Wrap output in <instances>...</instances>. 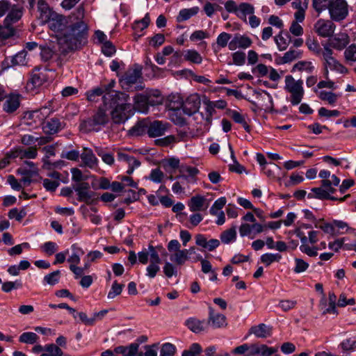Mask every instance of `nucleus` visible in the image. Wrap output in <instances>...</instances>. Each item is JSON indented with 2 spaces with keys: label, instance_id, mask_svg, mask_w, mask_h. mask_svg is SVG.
Listing matches in <instances>:
<instances>
[{
  "label": "nucleus",
  "instance_id": "f257e3e1",
  "mask_svg": "<svg viewBox=\"0 0 356 356\" xmlns=\"http://www.w3.org/2000/svg\"><path fill=\"white\" fill-rule=\"evenodd\" d=\"M45 23L56 33L58 43L64 52L76 50L86 42L88 29L82 6L67 17L55 13Z\"/></svg>",
  "mask_w": 356,
  "mask_h": 356
},
{
  "label": "nucleus",
  "instance_id": "f03ea898",
  "mask_svg": "<svg viewBox=\"0 0 356 356\" xmlns=\"http://www.w3.org/2000/svg\"><path fill=\"white\" fill-rule=\"evenodd\" d=\"M129 95L122 92H115L111 102L112 121L115 124L125 122L134 115L133 106L129 103Z\"/></svg>",
  "mask_w": 356,
  "mask_h": 356
},
{
  "label": "nucleus",
  "instance_id": "7ed1b4c3",
  "mask_svg": "<svg viewBox=\"0 0 356 356\" xmlns=\"http://www.w3.org/2000/svg\"><path fill=\"white\" fill-rule=\"evenodd\" d=\"M285 91L290 94V102L292 105H298L305 95L303 88V81L302 79L296 80L293 76L286 75L284 79Z\"/></svg>",
  "mask_w": 356,
  "mask_h": 356
},
{
  "label": "nucleus",
  "instance_id": "20e7f679",
  "mask_svg": "<svg viewBox=\"0 0 356 356\" xmlns=\"http://www.w3.org/2000/svg\"><path fill=\"white\" fill-rule=\"evenodd\" d=\"M172 99L176 100V106L173 108H180L182 107L183 112L187 115H192L197 113L201 105L200 96L197 93L190 95L184 102L180 98L179 96H172Z\"/></svg>",
  "mask_w": 356,
  "mask_h": 356
},
{
  "label": "nucleus",
  "instance_id": "39448f33",
  "mask_svg": "<svg viewBox=\"0 0 356 356\" xmlns=\"http://www.w3.org/2000/svg\"><path fill=\"white\" fill-rule=\"evenodd\" d=\"M349 6L346 0H334L330 4L328 12L334 22H341L348 15Z\"/></svg>",
  "mask_w": 356,
  "mask_h": 356
},
{
  "label": "nucleus",
  "instance_id": "423d86ee",
  "mask_svg": "<svg viewBox=\"0 0 356 356\" xmlns=\"http://www.w3.org/2000/svg\"><path fill=\"white\" fill-rule=\"evenodd\" d=\"M108 121V118L106 111L99 108L92 118L83 121L81 127L87 131H98L99 128L97 127L105 125Z\"/></svg>",
  "mask_w": 356,
  "mask_h": 356
},
{
  "label": "nucleus",
  "instance_id": "0eeeda50",
  "mask_svg": "<svg viewBox=\"0 0 356 356\" xmlns=\"http://www.w3.org/2000/svg\"><path fill=\"white\" fill-rule=\"evenodd\" d=\"M148 252L149 256V264L146 268V275L149 278H154L160 270L159 264L161 260L156 250V248H154V246L149 245L148 246Z\"/></svg>",
  "mask_w": 356,
  "mask_h": 356
},
{
  "label": "nucleus",
  "instance_id": "6e6552de",
  "mask_svg": "<svg viewBox=\"0 0 356 356\" xmlns=\"http://www.w3.org/2000/svg\"><path fill=\"white\" fill-rule=\"evenodd\" d=\"M336 25L331 19H319L314 25V30L322 38H330L334 33Z\"/></svg>",
  "mask_w": 356,
  "mask_h": 356
},
{
  "label": "nucleus",
  "instance_id": "1a4fd4ad",
  "mask_svg": "<svg viewBox=\"0 0 356 356\" xmlns=\"http://www.w3.org/2000/svg\"><path fill=\"white\" fill-rule=\"evenodd\" d=\"M73 188L80 202L88 203L94 197V193L90 191V185L88 182L77 183L73 186Z\"/></svg>",
  "mask_w": 356,
  "mask_h": 356
},
{
  "label": "nucleus",
  "instance_id": "9d476101",
  "mask_svg": "<svg viewBox=\"0 0 356 356\" xmlns=\"http://www.w3.org/2000/svg\"><path fill=\"white\" fill-rule=\"evenodd\" d=\"M51 113L50 108L44 106L40 109L29 112L25 115L26 120H32L34 123L40 124ZM29 124H31V122L27 121Z\"/></svg>",
  "mask_w": 356,
  "mask_h": 356
},
{
  "label": "nucleus",
  "instance_id": "9b49d317",
  "mask_svg": "<svg viewBox=\"0 0 356 356\" xmlns=\"http://www.w3.org/2000/svg\"><path fill=\"white\" fill-rule=\"evenodd\" d=\"M169 124L159 120L148 121V136L155 138L163 136L168 130Z\"/></svg>",
  "mask_w": 356,
  "mask_h": 356
},
{
  "label": "nucleus",
  "instance_id": "f8f14e48",
  "mask_svg": "<svg viewBox=\"0 0 356 356\" xmlns=\"http://www.w3.org/2000/svg\"><path fill=\"white\" fill-rule=\"evenodd\" d=\"M207 324H210L213 328L224 327L227 325V318L225 315L216 312L213 308L209 307Z\"/></svg>",
  "mask_w": 356,
  "mask_h": 356
},
{
  "label": "nucleus",
  "instance_id": "ddd939ff",
  "mask_svg": "<svg viewBox=\"0 0 356 356\" xmlns=\"http://www.w3.org/2000/svg\"><path fill=\"white\" fill-rule=\"evenodd\" d=\"M20 97L21 95L18 93H10L8 95H6L4 99H6L3 109L8 113H12L15 112L20 105Z\"/></svg>",
  "mask_w": 356,
  "mask_h": 356
},
{
  "label": "nucleus",
  "instance_id": "4468645a",
  "mask_svg": "<svg viewBox=\"0 0 356 356\" xmlns=\"http://www.w3.org/2000/svg\"><path fill=\"white\" fill-rule=\"evenodd\" d=\"M252 44L251 39L245 35H236L229 42V49L234 51L237 48L246 49Z\"/></svg>",
  "mask_w": 356,
  "mask_h": 356
},
{
  "label": "nucleus",
  "instance_id": "2eb2a0df",
  "mask_svg": "<svg viewBox=\"0 0 356 356\" xmlns=\"http://www.w3.org/2000/svg\"><path fill=\"white\" fill-rule=\"evenodd\" d=\"M80 157L83 165L90 169L96 168L98 165V159L90 148L83 147Z\"/></svg>",
  "mask_w": 356,
  "mask_h": 356
},
{
  "label": "nucleus",
  "instance_id": "dca6fc26",
  "mask_svg": "<svg viewBox=\"0 0 356 356\" xmlns=\"http://www.w3.org/2000/svg\"><path fill=\"white\" fill-rule=\"evenodd\" d=\"M141 77V72L140 70L131 69L129 70L120 79V83L122 86H130L137 83Z\"/></svg>",
  "mask_w": 356,
  "mask_h": 356
},
{
  "label": "nucleus",
  "instance_id": "f3484780",
  "mask_svg": "<svg viewBox=\"0 0 356 356\" xmlns=\"http://www.w3.org/2000/svg\"><path fill=\"white\" fill-rule=\"evenodd\" d=\"M249 334H254L257 338H267L272 334V327L264 323H260L250 327Z\"/></svg>",
  "mask_w": 356,
  "mask_h": 356
},
{
  "label": "nucleus",
  "instance_id": "a211bd4d",
  "mask_svg": "<svg viewBox=\"0 0 356 356\" xmlns=\"http://www.w3.org/2000/svg\"><path fill=\"white\" fill-rule=\"evenodd\" d=\"M10 11L3 20L4 23L13 24L17 22L24 14V8L19 5L10 6Z\"/></svg>",
  "mask_w": 356,
  "mask_h": 356
},
{
  "label": "nucleus",
  "instance_id": "6ab92c4d",
  "mask_svg": "<svg viewBox=\"0 0 356 356\" xmlns=\"http://www.w3.org/2000/svg\"><path fill=\"white\" fill-rule=\"evenodd\" d=\"M37 8L39 12L38 17L42 23H45L55 13L44 0H37Z\"/></svg>",
  "mask_w": 356,
  "mask_h": 356
},
{
  "label": "nucleus",
  "instance_id": "aec40b11",
  "mask_svg": "<svg viewBox=\"0 0 356 356\" xmlns=\"http://www.w3.org/2000/svg\"><path fill=\"white\" fill-rule=\"evenodd\" d=\"M134 104L133 106V112L137 111L138 112L146 113L149 109L148 99L146 95L138 94L134 99Z\"/></svg>",
  "mask_w": 356,
  "mask_h": 356
},
{
  "label": "nucleus",
  "instance_id": "412c9836",
  "mask_svg": "<svg viewBox=\"0 0 356 356\" xmlns=\"http://www.w3.org/2000/svg\"><path fill=\"white\" fill-rule=\"evenodd\" d=\"M349 43V37L346 33H340L329 40V46L337 50L343 49Z\"/></svg>",
  "mask_w": 356,
  "mask_h": 356
},
{
  "label": "nucleus",
  "instance_id": "4be33fe9",
  "mask_svg": "<svg viewBox=\"0 0 356 356\" xmlns=\"http://www.w3.org/2000/svg\"><path fill=\"white\" fill-rule=\"evenodd\" d=\"M205 197L198 195L191 197L188 203V206L191 211L195 212L206 209L208 204L205 205Z\"/></svg>",
  "mask_w": 356,
  "mask_h": 356
},
{
  "label": "nucleus",
  "instance_id": "5701e85b",
  "mask_svg": "<svg viewBox=\"0 0 356 356\" xmlns=\"http://www.w3.org/2000/svg\"><path fill=\"white\" fill-rule=\"evenodd\" d=\"M138 343H132L128 346H120L114 348L115 354L122 356H138Z\"/></svg>",
  "mask_w": 356,
  "mask_h": 356
},
{
  "label": "nucleus",
  "instance_id": "b1692460",
  "mask_svg": "<svg viewBox=\"0 0 356 356\" xmlns=\"http://www.w3.org/2000/svg\"><path fill=\"white\" fill-rule=\"evenodd\" d=\"M198 173L199 170L197 168L181 165L179 168V175L176 178H182L189 182L190 179H194L195 181V177Z\"/></svg>",
  "mask_w": 356,
  "mask_h": 356
},
{
  "label": "nucleus",
  "instance_id": "393cba45",
  "mask_svg": "<svg viewBox=\"0 0 356 356\" xmlns=\"http://www.w3.org/2000/svg\"><path fill=\"white\" fill-rule=\"evenodd\" d=\"M312 191L314 193L315 197L316 198H318L321 200H338V198L331 196V193L327 190L324 188L322 186L321 187L313 188L312 189ZM348 197H349V195L343 196V197L339 199V200L341 202H343Z\"/></svg>",
  "mask_w": 356,
  "mask_h": 356
},
{
  "label": "nucleus",
  "instance_id": "a878e982",
  "mask_svg": "<svg viewBox=\"0 0 356 356\" xmlns=\"http://www.w3.org/2000/svg\"><path fill=\"white\" fill-rule=\"evenodd\" d=\"M170 102V109L172 110L170 114V120L175 124L179 126H183L186 124V120L182 117L179 108H173L176 106V100L171 97Z\"/></svg>",
  "mask_w": 356,
  "mask_h": 356
},
{
  "label": "nucleus",
  "instance_id": "bb28decb",
  "mask_svg": "<svg viewBox=\"0 0 356 356\" xmlns=\"http://www.w3.org/2000/svg\"><path fill=\"white\" fill-rule=\"evenodd\" d=\"M186 325L195 333H199L207 328V323L204 320L200 321L196 318H189L187 319L186 321Z\"/></svg>",
  "mask_w": 356,
  "mask_h": 356
},
{
  "label": "nucleus",
  "instance_id": "cd10ccee",
  "mask_svg": "<svg viewBox=\"0 0 356 356\" xmlns=\"http://www.w3.org/2000/svg\"><path fill=\"white\" fill-rule=\"evenodd\" d=\"M258 97L263 102L261 106L265 111L273 112L274 111L273 97L269 92L263 91V93H259Z\"/></svg>",
  "mask_w": 356,
  "mask_h": 356
},
{
  "label": "nucleus",
  "instance_id": "c85d7f7f",
  "mask_svg": "<svg viewBox=\"0 0 356 356\" xmlns=\"http://www.w3.org/2000/svg\"><path fill=\"white\" fill-rule=\"evenodd\" d=\"M148 134V120H143L137 122L129 131L131 136H141L145 133Z\"/></svg>",
  "mask_w": 356,
  "mask_h": 356
},
{
  "label": "nucleus",
  "instance_id": "c756f323",
  "mask_svg": "<svg viewBox=\"0 0 356 356\" xmlns=\"http://www.w3.org/2000/svg\"><path fill=\"white\" fill-rule=\"evenodd\" d=\"M150 18L148 13H147L142 19L134 22L133 24V29L135 31L134 37L136 40L141 36V35H137L136 33L145 29L148 26Z\"/></svg>",
  "mask_w": 356,
  "mask_h": 356
},
{
  "label": "nucleus",
  "instance_id": "7c9ffc66",
  "mask_svg": "<svg viewBox=\"0 0 356 356\" xmlns=\"http://www.w3.org/2000/svg\"><path fill=\"white\" fill-rule=\"evenodd\" d=\"M61 129V123L57 118H51L44 125V131L49 134H54Z\"/></svg>",
  "mask_w": 356,
  "mask_h": 356
},
{
  "label": "nucleus",
  "instance_id": "2f4dec72",
  "mask_svg": "<svg viewBox=\"0 0 356 356\" xmlns=\"http://www.w3.org/2000/svg\"><path fill=\"white\" fill-rule=\"evenodd\" d=\"M254 13V8L249 3L243 2L238 6V17L246 21L247 15H252Z\"/></svg>",
  "mask_w": 356,
  "mask_h": 356
},
{
  "label": "nucleus",
  "instance_id": "473e14b6",
  "mask_svg": "<svg viewBox=\"0 0 356 356\" xmlns=\"http://www.w3.org/2000/svg\"><path fill=\"white\" fill-rule=\"evenodd\" d=\"M198 7L182 9L179 11V15L177 17V21L178 22H181L188 20L193 16L195 15L198 13Z\"/></svg>",
  "mask_w": 356,
  "mask_h": 356
},
{
  "label": "nucleus",
  "instance_id": "72a5a7b5",
  "mask_svg": "<svg viewBox=\"0 0 356 356\" xmlns=\"http://www.w3.org/2000/svg\"><path fill=\"white\" fill-rule=\"evenodd\" d=\"M186 252L184 249L181 250L171 254L170 259L176 265L182 266L190 259V257L188 256Z\"/></svg>",
  "mask_w": 356,
  "mask_h": 356
},
{
  "label": "nucleus",
  "instance_id": "f704fd0d",
  "mask_svg": "<svg viewBox=\"0 0 356 356\" xmlns=\"http://www.w3.org/2000/svg\"><path fill=\"white\" fill-rule=\"evenodd\" d=\"M339 183L340 179L335 175H332L330 179L322 180L321 186L332 194L336 191L334 186H339Z\"/></svg>",
  "mask_w": 356,
  "mask_h": 356
},
{
  "label": "nucleus",
  "instance_id": "c9c22d12",
  "mask_svg": "<svg viewBox=\"0 0 356 356\" xmlns=\"http://www.w3.org/2000/svg\"><path fill=\"white\" fill-rule=\"evenodd\" d=\"M115 85V80H111L107 85H102L101 86L104 88V91L105 95L103 96V102L105 105L108 104V101L111 99L112 101L113 99V96L115 95V92L116 91L112 90Z\"/></svg>",
  "mask_w": 356,
  "mask_h": 356
},
{
  "label": "nucleus",
  "instance_id": "e433bc0d",
  "mask_svg": "<svg viewBox=\"0 0 356 356\" xmlns=\"http://www.w3.org/2000/svg\"><path fill=\"white\" fill-rule=\"evenodd\" d=\"M229 115L235 122L242 124L246 131L249 132L250 131V127L245 121V116L244 115L237 111L230 110Z\"/></svg>",
  "mask_w": 356,
  "mask_h": 356
},
{
  "label": "nucleus",
  "instance_id": "4c0bfd02",
  "mask_svg": "<svg viewBox=\"0 0 356 356\" xmlns=\"http://www.w3.org/2000/svg\"><path fill=\"white\" fill-rule=\"evenodd\" d=\"M72 254L67 259V261L70 264V265H77L80 263L81 258L80 256L83 254V250L78 247L76 244H73L72 245Z\"/></svg>",
  "mask_w": 356,
  "mask_h": 356
},
{
  "label": "nucleus",
  "instance_id": "58836bf2",
  "mask_svg": "<svg viewBox=\"0 0 356 356\" xmlns=\"http://www.w3.org/2000/svg\"><path fill=\"white\" fill-rule=\"evenodd\" d=\"M95 150L105 163L109 165H112L114 163L115 159L113 154L105 151L101 147H95Z\"/></svg>",
  "mask_w": 356,
  "mask_h": 356
},
{
  "label": "nucleus",
  "instance_id": "ea45409f",
  "mask_svg": "<svg viewBox=\"0 0 356 356\" xmlns=\"http://www.w3.org/2000/svg\"><path fill=\"white\" fill-rule=\"evenodd\" d=\"M184 58L191 63L200 64L202 62V56L195 49H188L185 51Z\"/></svg>",
  "mask_w": 356,
  "mask_h": 356
},
{
  "label": "nucleus",
  "instance_id": "a19ab883",
  "mask_svg": "<svg viewBox=\"0 0 356 356\" xmlns=\"http://www.w3.org/2000/svg\"><path fill=\"white\" fill-rule=\"evenodd\" d=\"M236 238V228L232 227L222 232L220 234V240L222 243L228 244L232 241H234Z\"/></svg>",
  "mask_w": 356,
  "mask_h": 356
},
{
  "label": "nucleus",
  "instance_id": "79ce46f5",
  "mask_svg": "<svg viewBox=\"0 0 356 356\" xmlns=\"http://www.w3.org/2000/svg\"><path fill=\"white\" fill-rule=\"evenodd\" d=\"M39 339V337L32 332L22 333L19 337V341L26 344H34Z\"/></svg>",
  "mask_w": 356,
  "mask_h": 356
},
{
  "label": "nucleus",
  "instance_id": "37998d69",
  "mask_svg": "<svg viewBox=\"0 0 356 356\" xmlns=\"http://www.w3.org/2000/svg\"><path fill=\"white\" fill-rule=\"evenodd\" d=\"M282 259V255L279 253H266L261 256V261L266 266H270L273 262H278Z\"/></svg>",
  "mask_w": 356,
  "mask_h": 356
},
{
  "label": "nucleus",
  "instance_id": "c03bdc74",
  "mask_svg": "<svg viewBox=\"0 0 356 356\" xmlns=\"http://www.w3.org/2000/svg\"><path fill=\"white\" fill-rule=\"evenodd\" d=\"M334 0H312V6L314 9L318 13L329 9L330 4Z\"/></svg>",
  "mask_w": 356,
  "mask_h": 356
},
{
  "label": "nucleus",
  "instance_id": "a18cd8bd",
  "mask_svg": "<svg viewBox=\"0 0 356 356\" xmlns=\"http://www.w3.org/2000/svg\"><path fill=\"white\" fill-rule=\"evenodd\" d=\"M15 29L10 24L3 22V25H0V38L5 40L14 35Z\"/></svg>",
  "mask_w": 356,
  "mask_h": 356
},
{
  "label": "nucleus",
  "instance_id": "49530a36",
  "mask_svg": "<svg viewBox=\"0 0 356 356\" xmlns=\"http://www.w3.org/2000/svg\"><path fill=\"white\" fill-rule=\"evenodd\" d=\"M44 81L45 76L42 72H40L39 70H35L33 72L31 78L30 79V83L33 85V87H39L44 83Z\"/></svg>",
  "mask_w": 356,
  "mask_h": 356
},
{
  "label": "nucleus",
  "instance_id": "de8ad7c7",
  "mask_svg": "<svg viewBox=\"0 0 356 356\" xmlns=\"http://www.w3.org/2000/svg\"><path fill=\"white\" fill-rule=\"evenodd\" d=\"M27 52L26 50H22L16 54L11 60L13 65H26L27 64Z\"/></svg>",
  "mask_w": 356,
  "mask_h": 356
},
{
  "label": "nucleus",
  "instance_id": "09e8293b",
  "mask_svg": "<svg viewBox=\"0 0 356 356\" xmlns=\"http://www.w3.org/2000/svg\"><path fill=\"white\" fill-rule=\"evenodd\" d=\"M319 98L323 101L327 102L330 104H334L338 99V95L327 91H321L318 95Z\"/></svg>",
  "mask_w": 356,
  "mask_h": 356
},
{
  "label": "nucleus",
  "instance_id": "8fccbe9b",
  "mask_svg": "<svg viewBox=\"0 0 356 356\" xmlns=\"http://www.w3.org/2000/svg\"><path fill=\"white\" fill-rule=\"evenodd\" d=\"M104 95L105 92L104 91V88H102L101 86L86 92L87 99L90 102H96L97 97L102 95L104 96Z\"/></svg>",
  "mask_w": 356,
  "mask_h": 356
},
{
  "label": "nucleus",
  "instance_id": "3c124183",
  "mask_svg": "<svg viewBox=\"0 0 356 356\" xmlns=\"http://www.w3.org/2000/svg\"><path fill=\"white\" fill-rule=\"evenodd\" d=\"M14 152H17L19 154V156H20L22 159H34L38 154L37 149L33 147H29L26 149H16Z\"/></svg>",
  "mask_w": 356,
  "mask_h": 356
},
{
  "label": "nucleus",
  "instance_id": "603ef678",
  "mask_svg": "<svg viewBox=\"0 0 356 356\" xmlns=\"http://www.w3.org/2000/svg\"><path fill=\"white\" fill-rule=\"evenodd\" d=\"M314 69V66L310 61H299L293 67V70L305 71L311 73Z\"/></svg>",
  "mask_w": 356,
  "mask_h": 356
},
{
  "label": "nucleus",
  "instance_id": "864d4df0",
  "mask_svg": "<svg viewBox=\"0 0 356 356\" xmlns=\"http://www.w3.org/2000/svg\"><path fill=\"white\" fill-rule=\"evenodd\" d=\"M60 276V271L57 270L44 277V282L49 285H55L58 283Z\"/></svg>",
  "mask_w": 356,
  "mask_h": 356
},
{
  "label": "nucleus",
  "instance_id": "5fc2aeb1",
  "mask_svg": "<svg viewBox=\"0 0 356 356\" xmlns=\"http://www.w3.org/2000/svg\"><path fill=\"white\" fill-rule=\"evenodd\" d=\"M344 57L347 62H356V44H352L346 49Z\"/></svg>",
  "mask_w": 356,
  "mask_h": 356
},
{
  "label": "nucleus",
  "instance_id": "6e6d98bb",
  "mask_svg": "<svg viewBox=\"0 0 356 356\" xmlns=\"http://www.w3.org/2000/svg\"><path fill=\"white\" fill-rule=\"evenodd\" d=\"M179 141L180 140L179 139H177L175 136H174L172 135H170V136H168L163 138L156 140L155 143L157 145H159L161 147H167L168 145L178 143Z\"/></svg>",
  "mask_w": 356,
  "mask_h": 356
},
{
  "label": "nucleus",
  "instance_id": "4d7b16f0",
  "mask_svg": "<svg viewBox=\"0 0 356 356\" xmlns=\"http://www.w3.org/2000/svg\"><path fill=\"white\" fill-rule=\"evenodd\" d=\"M232 38V35L226 33L222 32L218 35L216 39V44L220 48H224L227 45L229 46V42H230V39Z\"/></svg>",
  "mask_w": 356,
  "mask_h": 356
},
{
  "label": "nucleus",
  "instance_id": "13d9d810",
  "mask_svg": "<svg viewBox=\"0 0 356 356\" xmlns=\"http://www.w3.org/2000/svg\"><path fill=\"white\" fill-rule=\"evenodd\" d=\"M201 346L197 343H193L188 350H186L182 353L181 356H199L202 353Z\"/></svg>",
  "mask_w": 356,
  "mask_h": 356
},
{
  "label": "nucleus",
  "instance_id": "bf43d9fd",
  "mask_svg": "<svg viewBox=\"0 0 356 356\" xmlns=\"http://www.w3.org/2000/svg\"><path fill=\"white\" fill-rule=\"evenodd\" d=\"M176 353V347L170 343H165L160 350V356H174Z\"/></svg>",
  "mask_w": 356,
  "mask_h": 356
},
{
  "label": "nucleus",
  "instance_id": "052dcab7",
  "mask_svg": "<svg viewBox=\"0 0 356 356\" xmlns=\"http://www.w3.org/2000/svg\"><path fill=\"white\" fill-rule=\"evenodd\" d=\"M306 45L308 49L316 56H320L321 54V48L319 43L315 39L308 38L306 40Z\"/></svg>",
  "mask_w": 356,
  "mask_h": 356
},
{
  "label": "nucleus",
  "instance_id": "680f3d73",
  "mask_svg": "<svg viewBox=\"0 0 356 356\" xmlns=\"http://www.w3.org/2000/svg\"><path fill=\"white\" fill-rule=\"evenodd\" d=\"M295 267L293 271L296 273H301L307 270L309 268V264L300 258H295Z\"/></svg>",
  "mask_w": 356,
  "mask_h": 356
},
{
  "label": "nucleus",
  "instance_id": "e2e57ef3",
  "mask_svg": "<svg viewBox=\"0 0 356 356\" xmlns=\"http://www.w3.org/2000/svg\"><path fill=\"white\" fill-rule=\"evenodd\" d=\"M146 97L148 99L149 106L159 105L161 104L163 102V98L158 91L154 93H149L146 95Z\"/></svg>",
  "mask_w": 356,
  "mask_h": 356
},
{
  "label": "nucleus",
  "instance_id": "0e129e2a",
  "mask_svg": "<svg viewBox=\"0 0 356 356\" xmlns=\"http://www.w3.org/2000/svg\"><path fill=\"white\" fill-rule=\"evenodd\" d=\"M164 177V173L156 168L152 169L149 175V179L154 183H161Z\"/></svg>",
  "mask_w": 356,
  "mask_h": 356
},
{
  "label": "nucleus",
  "instance_id": "69168bd1",
  "mask_svg": "<svg viewBox=\"0 0 356 356\" xmlns=\"http://www.w3.org/2000/svg\"><path fill=\"white\" fill-rule=\"evenodd\" d=\"M124 285L120 284L117 282V281H115L111 286V289L110 291L108 293V299H113L117 296L120 295L122 293V289Z\"/></svg>",
  "mask_w": 356,
  "mask_h": 356
},
{
  "label": "nucleus",
  "instance_id": "338daca9",
  "mask_svg": "<svg viewBox=\"0 0 356 356\" xmlns=\"http://www.w3.org/2000/svg\"><path fill=\"white\" fill-rule=\"evenodd\" d=\"M59 185L60 181L58 180H51L49 179H43V186L47 191L54 192Z\"/></svg>",
  "mask_w": 356,
  "mask_h": 356
},
{
  "label": "nucleus",
  "instance_id": "774afa93",
  "mask_svg": "<svg viewBox=\"0 0 356 356\" xmlns=\"http://www.w3.org/2000/svg\"><path fill=\"white\" fill-rule=\"evenodd\" d=\"M58 248V245L52 241L46 242L42 246V251L48 255H52L54 254L57 251Z\"/></svg>",
  "mask_w": 356,
  "mask_h": 356
}]
</instances>
